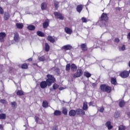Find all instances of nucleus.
<instances>
[{
	"label": "nucleus",
	"instance_id": "nucleus-50",
	"mask_svg": "<svg viewBox=\"0 0 130 130\" xmlns=\"http://www.w3.org/2000/svg\"><path fill=\"white\" fill-rule=\"evenodd\" d=\"M0 102H1V103H5V102H6V100H1V101H0Z\"/></svg>",
	"mask_w": 130,
	"mask_h": 130
},
{
	"label": "nucleus",
	"instance_id": "nucleus-43",
	"mask_svg": "<svg viewBox=\"0 0 130 130\" xmlns=\"http://www.w3.org/2000/svg\"><path fill=\"white\" fill-rule=\"evenodd\" d=\"M21 68L22 69H27L28 68V65L26 63L23 64L21 66Z\"/></svg>",
	"mask_w": 130,
	"mask_h": 130
},
{
	"label": "nucleus",
	"instance_id": "nucleus-3",
	"mask_svg": "<svg viewBox=\"0 0 130 130\" xmlns=\"http://www.w3.org/2000/svg\"><path fill=\"white\" fill-rule=\"evenodd\" d=\"M119 76L123 79H125V78H127L129 76V72L128 71H123L120 73Z\"/></svg>",
	"mask_w": 130,
	"mask_h": 130
},
{
	"label": "nucleus",
	"instance_id": "nucleus-27",
	"mask_svg": "<svg viewBox=\"0 0 130 130\" xmlns=\"http://www.w3.org/2000/svg\"><path fill=\"white\" fill-rule=\"evenodd\" d=\"M17 95H18V96H23V95H24V91L22 90H18L17 92Z\"/></svg>",
	"mask_w": 130,
	"mask_h": 130
},
{
	"label": "nucleus",
	"instance_id": "nucleus-21",
	"mask_svg": "<svg viewBox=\"0 0 130 130\" xmlns=\"http://www.w3.org/2000/svg\"><path fill=\"white\" fill-rule=\"evenodd\" d=\"M104 92H107V93H110V92H111V87L107 86V88H105V90Z\"/></svg>",
	"mask_w": 130,
	"mask_h": 130
},
{
	"label": "nucleus",
	"instance_id": "nucleus-5",
	"mask_svg": "<svg viewBox=\"0 0 130 130\" xmlns=\"http://www.w3.org/2000/svg\"><path fill=\"white\" fill-rule=\"evenodd\" d=\"M6 36H7L6 32H0V42H4L5 41Z\"/></svg>",
	"mask_w": 130,
	"mask_h": 130
},
{
	"label": "nucleus",
	"instance_id": "nucleus-60",
	"mask_svg": "<svg viewBox=\"0 0 130 130\" xmlns=\"http://www.w3.org/2000/svg\"><path fill=\"white\" fill-rule=\"evenodd\" d=\"M76 36H79V34L77 33V34H76Z\"/></svg>",
	"mask_w": 130,
	"mask_h": 130
},
{
	"label": "nucleus",
	"instance_id": "nucleus-23",
	"mask_svg": "<svg viewBox=\"0 0 130 130\" xmlns=\"http://www.w3.org/2000/svg\"><path fill=\"white\" fill-rule=\"evenodd\" d=\"M37 34L38 36H40L41 37H44L45 36V34L41 31H38Z\"/></svg>",
	"mask_w": 130,
	"mask_h": 130
},
{
	"label": "nucleus",
	"instance_id": "nucleus-25",
	"mask_svg": "<svg viewBox=\"0 0 130 130\" xmlns=\"http://www.w3.org/2000/svg\"><path fill=\"white\" fill-rule=\"evenodd\" d=\"M16 26L18 29H22L23 27V23H16Z\"/></svg>",
	"mask_w": 130,
	"mask_h": 130
},
{
	"label": "nucleus",
	"instance_id": "nucleus-57",
	"mask_svg": "<svg viewBox=\"0 0 130 130\" xmlns=\"http://www.w3.org/2000/svg\"><path fill=\"white\" fill-rule=\"evenodd\" d=\"M29 61H32V58L28 59Z\"/></svg>",
	"mask_w": 130,
	"mask_h": 130
},
{
	"label": "nucleus",
	"instance_id": "nucleus-13",
	"mask_svg": "<svg viewBox=\"0 0 130 130\" xmlns=\"http://www.w3.org/2000/svg\"><path fill=\"white\" fill-rule=\"evenodd\" d=\"M80 47L83 51H87V45L86 44H81Z\"/></svg>",
	"mask_w": 130,
	"mask_h": 130
},
{
	"label": "nucleus",
	"instance_id": "nucleus-6",
	"mask_svg": "<svg viewBox=\"0 0 130 130\" xmlns=\"http://www.w3.org/2000/svg\"><path fill=\"white\" fill-rule=\"evenodd\" d=\"M54 15L56 18L57 19H59L60 20H63V17H62V15L58 12H55L54 13Z\"/></svg>",
	"mask_w": 130,
	"mask_h": 130
},
{
	"label": "nucleus",
	"instance_id": "nucleus-45",
	"mask_svg": "<svg viewBox=\"0 0 130 130\" xmlns=\"http://www.w3.org/2000/svg\"><path fill=\"white\" fill-rule=\"evenodd\" d=\"M81 21H82L83 23H87V19H86L85 17H82Z\"/></svg>",
	"mask_w": 130,
	"mask_h": 130
},
{
	"label": "nucleus",
	"instance_id": "nucleus-18",
	"mask_svg": "<svg viewBox=\"0 0 130 130\" xmlns=\"http://www.w3.org/2000/svg\"><path fill=\"white\" fill-rule=\"evenodd\" d=\"M106 126L108 127V129H111L112 128V125H111V122L108 121L106 123Z\"/></svg>",
	"mask_w": 130,
	"mask_h": 130
},
{
	"label": "nucleus",
	"instance_id": "nucleus-10",
	"mask_svg": "<svg viewBox=\"0 0 130 130\" xmlns=\"http://www.w3.org/2000/svg\"><path fill=\"white\" fill-rule=\"evenodd\" d=\"M73 47L71 45H67L62 47V49L64 50H71Z\"/></svg>",
	"mask_w": 130,
	"mask_h": 130
},
{
	"label": "nucleus",
	"instance_id": "nucleus-53",
	"mask_svg": "<svg viewBox=\"0 0 130 130\" xmlns=\"http://www.w3.org/2000/svg\"><path fill=\"white\" fill-rule=\"evenodd\" d=\"M89 106H91V105H93V102H90V103H89Z\"/></svg>",
	"mask_w": 130,
	"mask_h": 130
},
{
	"label": "nucleus",
	"instance_id": "nucleus-51",
	"mask_svg": "<svg viewBox=\"0 0 130 130\" xmlns=\"http://www.w3.org/2000/svg\"><path fill=\"white\" fill-rule=\"evenodd\" d=\"M0 129H4V126H3V125L0 124Z\"/></svg>",
	"mask_w": 130,
	"mask_h": 130
},
{
	"label": "nucleus",
	"instance_id": "nucleus-47",
	"mask_svg": "<svg viewBox=\"0 0 130 130\" xmlns=\"http://www.w3.org/2000/svg\"><path fill=\"white\" fill-rule=\"evenodd\" d=\"M11 105L13 107H15L16 106V105H17V103H16V102H13L12 103H11Z\"/></svg>",
	"mask_w": 130,
	"mask_h": 130
},
{
	"label": "nucleus",
	"instance_id": "nucleus-32",
	"mask_svg": "<svg viewBox=\"0 0 130 130\" xmlns=\"http://www.w3.org/2000/svg\"><path fill=\"white\" fill-rule=\"evenodd\" d=\"M62 112L64 115H67L68 114V110L66 108H62Z\"/></svg>",
	"mask_w": 130,
	"mask_h": 130
},
{
	"label": "nucleus",
	"instance_id": "nucleus-16",
	"mask_svg": "<svg viewBox=\"0 0 130 130\" xmlns=\"http://www.w3.org/2000/svg\"><path fill=\"white\" fill-rule=\"evenodd\" d=\"M77 66H76V64H75L74 63L72 64L71 66V71H72V72H76V71H77Z\"/></svg>",
	"mask_w": 130,
	"mask_h": 130
},
{
	"label": "nucleus",
	"instance_id": "nucleus-31",
	"mask_svg": "<svg viewBox=\"0 0 130 130\" xmlns=\"http://www.w3.org/2000/svg\"><path fill=\"white\" fill-rule=\"evenodd\" d=\"M59 3H58V2L56 1H54V7H55V9H58V4Z\"/></svg>",
	"mask_w": 130,
	"mask_h": 130
},
{
	"label": "nucleus",
	"instance_id": "nucleus-49",
	"mask_svg": "<svg viewBox=\"0 0 130 130\" xmlns=\"http://www.w3.org/2000/svg\"><path fill=\"white\" fill-rule=\"evenodd\" d=\"M115 41L117 43L118 42H119V39L117 38H116L115 39Z\"/></svg>",
	"mask_w": 130,
	"mask_h": 130
},
{
	"label": "nucleus",
	"instance_id": "nucleus-19",
	"mask_svg": "<svg viewBox=\"0 0 130 130\" xmlns=\"http://www.w3.org/2000/svg\"><path fill=\"white\" fill-rule=\"evenodd\" d=\"M54 115H55V116H59V115H61V111L59 110H55L54 112Z\"/></svg>",
	"mask_w": 130,
	"mask_h": 130
},
{
	"label": "nucleus",
	"instance_id": "nucleus-58",
	"mask_svg": "<svg viewBox=\"0 0 130 130\" xmlns=\"http://www.w3.org/2000/svg\"><path fill=\"white\" fill-rule=\"evenodd\" d=\"M95 85H96V84H95L94 83H93V84H92V86H93V87H95Z\"/></svg>",
	"mask_w": 130,
	"mask_h": 130
},
{
	"label": "nucleus",
	"instance_id": "nucleus-24",
	"mask_svg": "<svg viewBox=\"0 0 130 130\" xmlns=\"http://www.w3.org/2000/svg\"><path fill=\"white\" fill-rule=\"evenodd\" d=\"M49 49H50V47H49V45H48V43L45 44V50L47 52H48L49 51Z\"/></svg>",
	"mask_w": 130,
	"mask_h": 130
},
{
	"label": "nucleus",
	"instance_id": "nucleus-12",
	"mask_svg": "<svg viewBox=\"0 0 130 130\" xmlns=\"http://www.w3.org/2000/svg\"><path fill=\"white\" fill-rule=\"evenodd\" d=\"M76 10L78 13H81V12H82V10H83V5H79L77 6Z\"/></svg>",
	"mask_w": 130,
	"mask_h": 130
},
{
	"label": "nucleus",
	"instance_id": "nucleus-42",
	"mask_svg": "<svg viewBox=\"0 0 130 130\" xmlns=\"http://www.w3.org/2000/svg\"><path fill=\"white\" fill-rule=\"evenodd\" d=\"M115 118H118L119 117V113L117 112H116L114 114Z\"/></svg>",
	"mask_w": 130,
	"mask_h": 130
},
{
	"label": "nucleus",
	"instance_id": "nucleus-52",
	"mask_svg": "<svg viewBox=\"0 0 130 130\" xmlns=\"http://www.w3.org/2000/svg\"><path fill=\"white\" fill-rule=\"evenodd\" d=\"M127 38H128V39H130V32H129V33L128 34V35H127Z\"/></svg>",
	"mask_w": 130,
	"mask_h": 130
},
{
	"label": "nucleus",
	"instance_id": "nucleus-11",
	"mask_svg": "<svg viewBox=\"0 0 130 130\" xmlns=\"http://www.w3.org/2000/svg\"><path fill=\"white\" fill-rule=\"evenodd\" d=\"M43 28H46L48 26H49V20L46 19L44 23L43 24Z\"/></svg>",
	"mask_w": 130,
	"mask_h": 130
},
{
	"label": "nucleus",
	"instance_id": "nucleus-62",
	"mask_svg": "<svg viewBox=\"0 0 130 130\" xmlns=\"http://www.w3.org/2000/svg\"><path fill=\"white\" fill-rule=\"evenodd\" d=\"M103 25H105V23H104Z\"/></svg>",
	"mask_w": 130,
	"mask_h": 130
},
{
	"label": "nucleus",
	"instance_id": "nucleus-46",
	"mask_svg": "<svg viewBox=\"0 0 130 130\" xmlns=\"http://www.w3.org/2000/svg\"><path fill=\"white\" fill-rule=\"evenodd\" d=\"M0 14L4 15V9L1 7H0Z\"/></svg>",
	"mask_w": 130,
	"mask_h": 130
},
{
	"label": "nucleus",
	"instance_id": "nucleus-44",
	"mask_svg": "<svg viewBox=\"0 0 130 130\" xmlns=\"http://www.w3.org/2000/svg\"><path fill=\"white\" fill-rule=\"evenodd\" d=\"M39 59L40 61H44V60H45V57L43 56L39 57Z\"/></svg>",
	"mask_w": 130,
	"mask_h": 130
},
{
	"label": "nucleus",
	"instance_id": "nucleus-30",
	"mask_svg": "<svg viewBox=\"0 0 130 130\" xmlns=\"http://www.w3.org/2000/svg\"><path fill=\"white\" fill-rule=\"evenodd\" d=\"M4 19L5 20H9L10 19V15L8 13H5L4 15Z\"/></svg>",
	"mask_w": 130,
	"mask_h": 130
},
{
	"label": "nucleus",
	"instance_id": "nucleus-59",
	"mask_svg": "<svg viewBox=\"0 0 130 130\" xmlns=\"http://www.w3.org/2000/svg\"><path fill=\"white\" fill-rule=\"evenodd\" d=\"M128 66H129V67H130V61H129Z\"/></svg>",
	"mask_w": 130,
	"mask_h": 130
},
{
	"label": "nucleus",
	"instance_id": "nucleus-63",
	"mask_svg": "<svg viewBox=\"0 0 130 130\" xmlns=\"http://www.w3.org/2000/svg\"><path fill=\"white\" fill-rule=\"evenodd\" d=\"M34 65L35 66V65H36V64H34Z\"/></svg>",
	"mask_w": 130,
	"mask_h": 130
},
{
	"label": "nucleus",
	"instance_id": "nucleus-7",
	"mask_svg": "<svg viewBox=\"0 0 130 130\" xmlns=\"http://www.w3.org/2000/svg\"><path fill=\"white\" fill-rule=\"evenodd\" d=\"M14 40L15 42H19L20 41V36L17 32H14Z\"/></svg>",
	"mask_w": 130,
	"mask_h": 130
},
{
	"label": "nucleus",
	"instance_id": "nucleus-35",
	"mask_svg": "<svg viewBox=\"0 0 130 130\" xmlns=\"http://www.w3.org/2000/svg\"><path fill=\"white\" fill-rule=\"evenodd\" d=\"M27 28L28 29V30H30L32 31L35 29V26L34 25H29L27 27Z\"/></svg>",
	"mask_w": 130,
	"mask_h": 130
},
{
	"label": "nucleus",
	"instance_id": "nucleus-38",
	"mask_svg": "<svg viewBox=\"0 0 130 130\" xmlns=\"http://www.w3.org/2000/svg\"><path fill=\"white\" fill-rule=\"evenodd\" d=\"M84 76L86 77V78H90V77H91V74L89 72H85Z\"/></svg>",
	"mask_w": 130,
	"mask_h": 130
},
{
	"label": "nucleus",
	"instance_id": "nucleus-14",
	"mask_svg": "<svg viewBox=\"0 0 130 130\" xmlns=\"http://www.w3.org/2000/svg\"><path fill=\"white\" fill-rule=\"evenodd\" d=\"M76 114H77L76 111L74 110H71L69 112L70 116H76Z\"/></svg>",
	"mask_w": 130,
	"mask_h": 130
},
{
	"label": "nucleus",
	"instance_id": "nucleus-26",
	"mask_svg": "<svg viewBox=\"0 0 130 130\" xmlns=\"http://www.w3.org/2000/svg\"><path fill=\"white\" fill-rule=\"evenodd\" d=\"M119 105L120 106V107H123V106H124V105H125V102H124V101H120L119 102Z\"/></svg>",
	"mask_w": 130,
	"mask_h": 130
},
{
	"label": "nucleus",
	"instance_id": "nucleus-9",
	"mask_svg": "<svg viewBox=\"0 0 130 130\" xmlns=\"http://www.w3.org/2000/svg\"><path fill=\"white\" fill-rule=\"evenodd\" d=\"M40 86L42 89H44L48 86V84L46 81H42L40 83Z\"/></svg>",
	"mask_w": 130,
	"mask_h": 130
},
{
	"label": "nucleus",
	"instance_id": "nucleus-55",
	"mask_svg": "<svg viewBox=\"0 0 130 130\" xmlns=\"http://www.w3.org/2000/svg\"><path fill=\"white\" fill-rule=\"evenodd\" d=\"M56 70L57 71V73H58V72H59V69L58 68H56Z\"/></svg>",
	"mask_w": 130,
	"mask_h": 130
},
{
	"label": "nucleus",
	"instance_id": "nucleus-56",
	"mask_svg": "<svg viewBox=\"0 0 130 130\" xmlns=\"http://www.w3.org/2000/svg\"><path fill=\"white\" fill-rule=\"evenodd\" d=\"M127 115H128V116L129 117H130V112L127 113Z\"/></svg>",
	"mask_w": 130,
	"mask_h": 130
},
{
	"label": "nucleus",
	"instance_id": "nucleus-37",
	"mask_svg": "<svg viewBox=\"0 0 130 130\" xmlns=\"http://www.w3.org/2000/svg\"><path fill=\"white\" fill-rule=\"evenodd\" d=\"M125 49V46L123 45L122 46H120L119 47V50L120 51H123Z\"/></svg>",
	"mask_w": 130,
	"mask_h": 130
},
{
	"label": "nucleus",
	"instance_id": "nucleus-20",
	"mask_svg": "<svg viewBox=\"0 0 130 130\" xmlns=\"http://www.w3.org/2000/svg\"><path fill=\"white\" fill-rule=\"evenodd\" d=\"M41 7L42 10H46V8H47V4H46V3H43L41 4Z\"/></svg>",
	"mask_w": 130,
	"mask_h": 130
},
{
	"label": "nucleus",
	"instance_id": "nucleus-29",
	"mask_svg": "<svg viewBox=\"0 0 130 130\" xmlns=\"http://www.w3.org/2000/svg\"><path fill=\"white\" fill-rule=\"evenodd\" d=\"M43 107H44L45 108L48 107V102H47L46 101H44L43 102Z\"/></svg>",
	"mask_w": 130,
	"mask_h": 130
},
{
	"label": "nucleus",
	"instance_id": "nucleus-34",
	"mask_svg": "<svg viewBox=\"0 0 130 130\" xmlns=\"http://www.w3.org/2000/svg\"><path fill=\"white\" fill-rule=\"evenodd\" d=\"M6 114H0V119H6Z\"/></svg>",
	"mask_w": 130,
	"mask_h": 130
},
{
	"label": "nucleus",
	"instance_id": "nucleus-15",
	"mask_svg": "<svg viewBox=\"0 0 130 130\" xmlns=\"http://www.w3.org/2000/svg\"><path fill=\"white\" fill-rule=\"evenodd\" d=\"M64 30L65 32L67 34H69L70 35H71V34H72V32H73V30L69 27H65Z\"/></svg>",
	"mask_w": 130,
	"mask_h": 130
},
{
	"label": "nucleus",
	"instance_id": "nucleus-41",
	"mask_svg": "<svg viewBox=\"0 0 130 130\" xmlns=\"http://www.w3.org/2000/svg\"><path fill=\"white\" fill-rule=\"evenodd\" d=\"M70 69H71V64H67L66 65V71H69L70 70Z\"/></svg>",
	"mask_w": 130,
	"mask_h": 130
},
{
	"label": "nucleus",
	"instance_id": "nucleus-4",
	"mask_svg": "<svg viewBox=\"0 0 130 130\" xmlns=\"http://www.w3.org/2000/svg\"><path fill=\"white\" fill-rule=\"evenodd\" d=\"M101 20L99 22H102V21H104V23H106V21L108 20V17H107V14L106 13H103L101 17Z\"/></svg>",
	"mask_w": 130,
	"mask_h": 130
},
{
	"label": "nucleus",
	"instance_id": "nucleus-33",
	"mask_svg": "<svg viewBox=\"0 0 130 130\" xmlns=\"http://www.w3.org/2000/svg\"><path fill=\"white\" fill-rule=\"evenodd\" d=\"M35 121L37 122V123H41L42 122H41V119H39L38 117L36 116L35 117ZM39 120L40 121H39Z\"/></svg>",
	"mask_w": 130,
	"mask_h": 130
},
{
	"label": "nucleus",
	"instance_id": "nucleus-2",
	"mask_svg": "<svg viewBox=\"0 0 130 130\" xmlns=\"http://www.w3.org/2000/svg\"><path fill=\"white\" fill-rule=\"evenodd\" d=\"M83 75V71L81 69H78L75 74H74V78H80Z\"/></svg>",
	"mask_w": 130,
	"mask_h": 130
},
{
	"label": "nucleus",
	"instance_id": "nucleus-61",
	"mask_svg": "<svg viewBox=\"0 0 130 130\" xmlns=\"http://www.w3.org/2000/svg\"><path fill=\"white\" fill-rule=\"evenodd\" d=\"M2 73V69H0V73Z\"/></svg>",
	"mask_w": 130,
	"mask_h": 130
},
{
	"label": "nucleus",
	"instance_id": "nucleus-8",
	"mask_svg": "<svg viewBox=\"0 0 130 130\" xmlns=\"http://www.w3.org/2000/svg\"><path fill=\"white\" fill-rule=\"evenodd\" d=\"M77 115H85V111L81 109H78L76 110Z\"/></svg>",
	"mask_w": 130,
	"mask_h": 130
},
{
	"label": "nucleus",
	"instance_id": "nucleus-40",
	"mask_svg": "<svg viewBox=\"0 0 130 130\" xmlns=\"http://www.w3.org/2000/svg\"><path fill=\"white\" fill-rule=\"evenodd\" d=\"M118 130H125V127L123 125H121L119 126Z\"/></svg>",
	"mask_w": 130,
	"mask_h": 130
},
{
	"label": "nucleus",
	"instance_id": "nucleus-17",
	"mask_svg": "<svg viewBox=\"0 0 130 130\" xmlns=\"http://www.w3.org/2000/svg\"><path fill=\"white\" fill-rule=\"evenodd\" d=\"M47 40L48 41H50V42H51L52 43H54V42H55V40L50 36L48 37Z\"/></svg>",
	"mask_w": 130,
	"mask_h": 130
},
{
	"label": "nucleus",
	"instance_id": "nucleus-1",
	"mask_svg": "<svg viewBox=\"0 0 130 130\" xmlns=\"http://www.w3.org/2000/svg\"><path fill=\"white\" fill-rule=\"evenodd\" d=\"M48 79L46 80V82L48 84V86H51L52 83L55 82V78L51 75L48 74L47 75Z\"/></svg>",
	"mask_w": 130,
	"mask_h": 130
},
{
	"label": "nucleus",
	"instance_id": "nucleus-36",
	"mask_svg": "<svg viewBox=\"0 0 130 130\" xmlns=\"http://www.w3.org/2000/svg\"><path fill=\"white\" fill-rule=\"evenodd\" d=\"M58 87H59V85H58V84H56V83H54L53 85V89L54 90H56L58 88Z\"/></svg>",
	"mask_w": 130,
	"mask_h": 130
},
{
	"label": "nucleus",
	"instance_id": "nucleus-54",
	"mask_svg": "<svg viewBox=\"0 0 130 130\" xmlns=\"http://www.w3.org/2000/svg\"><path fill=\"white\" fill-rule=\"evenodd\" d=\"M57 129H58L57 127H53L52 130H57Z\"/></svg>",
	"mask_w": 130,
	"mask_h": 130
},
{
	"label": "nucleus",
	"instance_id": "nucleus-22",
	"mask_svg": "<svg viewBox=\"0 0 130 130\" xmlns=\"http://www.w3.org/2000/svg\"><path fill=\"white\" fill-rule=\"evenodd\" d=\"M83 110H88V103L87 102H84L83 103Z\"/></svg>",
	"mask_w": 130,
	"mask_h": 130
},
{
	"label": "nucleus",
	"instance_id": "nucleus-28",
	"mask_svg": "<svg viewBox=\"0 0 130 130\" xmlns=\"http://www.w3.org/2000/svg\"><path fill=\"white\" fill-rule=\"evenodd\" d=\"M106 88H107V85L105 84H102L101 85V89L102 90V91H103V92L105 91Z\"/></svg>",
	"mask_w": 130,
	"mask_h": 130
},
{
	"label": "nucleus",
	"instance_id": "nucleus-39",
	"mask_svg": "<svg viewBox=\"0 0 130 130\" xmlns=\"http://www.w3.org/2000/svg\"><path fill=\"white\" fill-rule=\"evenodd\" d=\"M111 82L113 85H116V80L115 79L111 78Z\"/></svg>",
	"mask_w": 130,
	"mask_h": 130
},
{
	"label": "nucleus",
	"instance_id": "nucleus-48",
	"mask_svg": "<svg viewBox=\"0 0 130 130\" xmlns=\"http://www.w3.org/2000/svg\"><path fill=\"white\" fill-rule=\"evenodd\" d=\"M104 111V108L102 107L100 109V112L103 113Z\"/></svg>",
	"mask_w": 130,
	"mask_h": 130
}]
</instances>
